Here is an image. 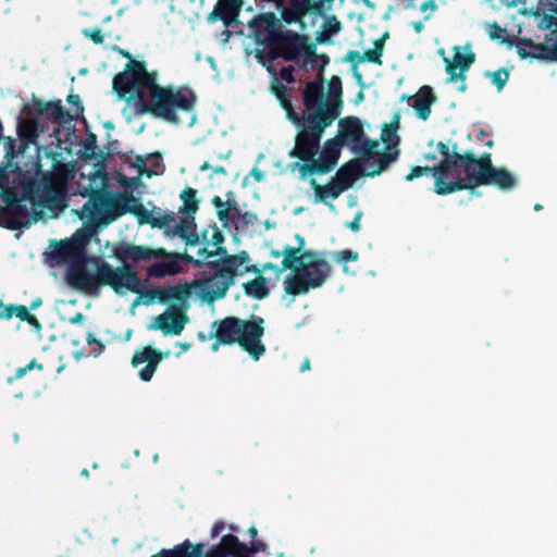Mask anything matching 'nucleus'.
Returning a JSON list of instances; mask_svg holds the SVG:
<instances>
[{"label": "nucleus", "instance_id": "dca6fc26", "mask_svg": "<svg viewBox=\"0 0 557 557\" xmlns=\"http://www.w3.org/2000/svg\"><path fill=\"white\" fill-rule=\"evenodd\" d=\"M476 162L482 165V171L475 173V176H483L482 181H480V185L491 184L503 189H508L515 186L516 177L504 169L493 168L490 156L483 157L476 160Z\"/></svg>", "mask_w": 557, "mask_h": 557}, {"label": "nucleus", "instance_id": "de8ad7c7", "mask_svg": "<svg viewBox=\"0 0 557 557\" xmlns=\"http://www.w3.org/2000/svg\"><path fill=\"white\" fill-rule=\"evenodd\" d=\"M26 371H27L26 367L25 368H20L17 370L16 376L17 377H22L26 373Z\"/></svg>", "mask_w": 557, "mask_h": 557}, {"label": "nucleus", "instance_id": "20e7f679", "mask_svg": "<svg viewBox=\"0 0 557 557\" xmlns=\"http://www.w3.org/2000/svg\"><path fill=\"white\" fill-rule=\"evenodd\" d=\"M251 269L247 252L225 256L220 260H209L202 276L190 285L171 286L159 292L162 301L170 299H183L194 293L205 301H213L222 298L228 287L238 276H243Z\"/></svg>", "mask_w": 557, "mask_h": 557}, {"label": "nucleus", "instance_id": "49530a36", "mask_svg": "<svg viewBox=\"0 0 557 557\" xmlns=\"http://www.w3.org/2000/svg\"><path fill=\"white\" fill-rule=\"evenodd\" d=\"M21 208H22V205H21V203H16V205H12V206L10 207V210H11L12 212H17Z\"/></svg>", "mask_w": 557, "mask_h": 557}, {"label": "nucleus", "instance_id": "4c0bfd02", "mask_svg": "<svg viewBox=\"0 0 557 557\" xmlns=\"http://www.w3.org/2000/svg\"><path fill=\"white\" fill-rule=\"evenodd\" d=\"M207 170H213L214 173L216 174H225L226 171L223 166L221 165H216V164H212L211 162L209 161H206L203 162L201 165H200V171H207Z\"/></svg>", "mask_w": 557, "mask_h": 557}, {"label": "nucleus", "instance_id": "69168bd1", "mask_svg": "<svg viewBox=\"0 0 557 557\" xmlns=\"http://www.w3.org/2000/svg\"><path fill=\"white\" fill-rule=\"evenodd\" d=\"M227 157H228V152H227V153H225V154H221V156H220V159H226Z\"/></svg>", "mask_w": 557, "mask_h": 557}, {"label": "nucleus", "instance_id": "13d9d810", "mask_svg": "<svg viewBox=\"0 0 557 557\" xmlns=\"http://www.w3.org/2000/svg\"><path fill=\"white\" fill-rule=\"evenodd\" d=\"M87 342H88L89 344H92V343H96V339H95V338H92V336H91V335H89V336H88Z\"/></svg>", "mask_w": 557, "mask_h": 557}, {"label": "nucleus", "instance_id": "f03ea898", "mask_svg": "<svg viewBox=\"0 0 557 557\" xmlns=\"http://www.w3.org/2000/svg\"><path fill=\"white\" fill-rule=\"evenodd\" d=\"M342 84L338 77H333L324 92L319 84L309 83L305 89V111L302 113V131L296 137L294 150L290 152L304 161L297 163L301 178L314 173H327L337 164L342 140L329 139L320 148V137L338 114L341 104Z\"/></svg>", "mask_w": 557, "mask_h": 557}, {"label": "nucleus", "instance_id": "774afa93", "mask_svg": "<svg viewBox=\"0 0 557 557\" xmlns=\"http://www.w3.org/2000/svg\"><path fill=\"white\" fill-rule=\"evenodd\" d=\"M421 27H422V25H421V24L416 25V29H417V30H420V29H421Z\"/></svg>", "mask_w": 557, "mask_h": 557}, {"label": "nucleus", "instance_id": "9b49d317", "mask_svg": "<svg viewBox=\"0 0 557 557\" xmlns=\"http://www.w3.org/2000/svg\"><path fill=\"white\" fill-rule=\"evenodd\" d=\"M453 55L445 57L443 49L440 50V54L443 57L445 62V71L448 75V83H459L458 90H466V73L475 61V54L472 52L470 44L463 46H455L453 48Z\"/></svg>", "mask_w": 557, "mask_h": 557}, {"label": "nucleus", "instance_id": "58836bf2", "mask_svg": "<svg viewBox=\"0 0 557 557\" xmlns=\"http://www.w3.org/2000/svg\"><path fill=\"white\" fill-rule=\"evenodd\" d=\"M437 148L443 157V160H451L453 157H449V149L446 145L438 143Z\"/></svg>", "mask_w": 557, "mask_h": 557}, {"label": "nucleus", "instance_id": "2f4dec72", "mask_svg": "<svg viewBox=\"0 0 557 557\" xmlns=\"http://www.w3.org/2000/svg\"><path fill=\"white\" fill-rule=\"evenodd\" d=\"M382 55V47L375 44L374 48L364 51L362 60L369 62H380Z\"/></svg>", "mask_w": 557, "mask_h": 557}, {"label": "nucleus", "instance_id": "6ab92c4d", "mask_svg": "<svg viewBox=\"0 0 557 557\" xmlns=\"http://www.w3.org/2000/svg\"><path fill=\"white\" fill-rule=\"evenodd\" d=\"M310 185L314 191V201L324 202L330 207L331 210L334 211L335 207L332 203H329V200H334L342 193H344L339 185L336 184L333 180L326 185H320L315 180H311Z\"/></svg>", "mask_w": 557, "mask_h": 557}, {"label": "nucleus", "instance_id": "c03bdc74", "mask_svg": "<svg viewBox=\"0 0 557 557\" xmlns=\"http://www.w3.org/2000/svg\"><path fill=\"white\" fill-rule=\"evenodd\" d=\"M177 346L181 348V352H178L177 356H180L182 352L189 350L190 348V345L187 343H177Z\"/></svg>", "mask_w": 557, "mask_h": 557}, {"label": "nucleus", "instance_id": "bf43d9fd", "mask_svg": "<svg viewBox=\"0 0 557 557\" xmlns=\"http://www.w3.org/2000/svg\"><path fill=\"white\" fill-rule=\"evenodd\" d=\"M342 264H343V269H344V271H345L346 273H349V269H348L347 264H346V263H342Z\"/></svg>", "mask_w": 557, "mask_h": 557}, {"label": "nucleus", "instance_id": "a18cd8bd", "mask_svg": "<svg viewBox=\"0 0 557 557\" xmlns=\"http://www.w3.org/2000/svg\"><path fill=\"white\" fill-rule=\"evenodd\" d=\"M310 368V362L308 359H306L302 363H301V367H300V371H306V370H309Z\"/></svg>", "mask_w": 557, "mask_h": 557}, {"label": "nucleus", "instance_id": "3c124183", "mask_svg": "<svg viewBox=\"0 0 557 557\" xmlns=\"http://www.w3.org/2000/svg\"><path fill=\"white\" fill-rule=\"evenodd\" d=\"M37 367L36 362L35 361H32L27 367L26 369L27 370H32L33 368ZM38 368H41L40 366H38Z\"/></svg>", "mask_w": 557, "mask_h": 557}, {"label": "nucleus", "instance_id": "7c9ffc66", "mask_svg": "<svg viewBox=\"0 0 557 557\" xmlns=\"http://www.w3.org/2000/svg\"><path fill=\"white\" fill-rule=\"evenodd\" d=\"M281 104L286 112L287 117L295 124L300 125V119L294 111L292 103L285 98L281 97Z\"/></svg>", "mask_w": 557, "mask_h": 557}, {"label": "nucleus", "instance_id": "c9c22d12", "mask_svg": "<svg viewBox=\"0 0 557 557\" xmlns=\"http://www.w3.org/2000/svg\"><path fill=\"white\" fill-rule=\"evenodd\" d=\"M84 35L90 38L96 44H101L103 41V36L99 28L94 29H84Z\"/></svg>", "mask_w": 557, "mask_h": 557}, {"label": "nucleus", "instance_id": "2eb2a0df", "mask_svg": "<svg viewBox=\"0 0 557 557\" xmlns=\"http://www.w3.org/2000/svg\"><path fill=\"white\" fill-rule=\"evenodd\" d=\"M264 549L261 542L251 543L250 547L240 543L234 535H224L220 544L213 546L206 557H250V554Z\"/></svg>", "mask_w": 557, "mask_h": 557}, {"label": "nucleus", "instance_id": "6e6552de", "mask_svg": "<svg viewBox=\"0 0 557 557\" xmlns=\"http://www.w3.org/2000/svg\"><path fill=\"white\" fill-rule=\"evenodd\" d=\"M262 323V319L259 322H248L230 317L220 323L215 322L213 327H215L216 338L222 344L238 342L252 358L259 359L265 351L264 346L261 344V336L263 335Z\"/></svg>", "mask_w": 557, "mask_h": 557}, {"label": "nucleus", "instance_id": "09e8293b", "mask_svg": "<svg viewBox=\"0 0 557 557\" xmlns=\"http://www.w3.org/2000/svg\"><path fill=\"white\" fill-rule=\"evenodd\" d=\"M248 533L251 537H255L257 535V529L255 527H251L249 530H248Z\"/></svg>", "mask_w": 557, "mask_h": 557}, {"label": "nucleus", "instance_id": "4d7b16f0", "mask_svg": "<svg viewBox=\"0 0 557 557\" xmlns=\"http://www.w3.org/2000/svg\"><path fill=\"white\" fill-rule=\"evenodd\" d=\"M102 348H103V347H102V345H99L98 350L95 352V356H96V357H97L98 355H100V354H101Z\"/></svg>", "mask_w": 557, "mask_h": 557}, {"label": "nucleus", "instance_id": "f8f14e48", "mask_svg": "<svg viewBox=\"0 0 557 557\" xmlns=\"http://www.w3.org/2000/svg\"><path fill=\"white\" fill-rule=\"evenodd\" d=\"M96 242L100 245L99 252L103 257H114L123 263L127 261H141L147 259L159 258L164 255L163 249L153 250L143 246H135L127 243H122L116 246H112L109 242L101 245V240L98 238Z\"/></svg>", "mask_w": 557, "mask_h": 557}, {"label": "nucleus", "instance_id": "4be33fe9", "mask_svg": "<svg viewBox=\"0 0 557 557\" xmlns=\"http://www.w3.org/2000/svg\"><path fill=\"white\" fill-rule=\"evenodd\" d=\"M202 545H191L185 542L182 545L175 546L172 550H163L161 554L153 555L152 557H202Z\"/></svg>", "mask_w": 557, "mask_h": 557}, {"label": "nucleus", "instance_id": "c756f323", "mask_svg": "<svg viewBox=\"0 0 557 557\" xmlns=\"http://www.w3.org/2000/svg\"><path fill=\"white\" fill-rule=\"evenodd\" d=\"M214 205L216 207V212L220 221H222L223 224L226 226L228 220L231 219V209L225 207L224 203L219 198L214 199Z\"/></svg>", "mask_w": 557, "mask_h": 557}, {"label": "nucleus", "instance_id": "f3484780", "mask_svg": "<svg viewBox=\"0 0 557 557\" xmlns=\"http://www.w3.org/2000/svg\"><path fill=\"white\" fill-rule=\"evenodd\" d=\"M181 221L174 214H165L160 216L157 224L160 227H170L174 230V234L186 239L187 243L194 244L197 242L196 225L194 222V213H182Z\"/></svg>", "mask_w": 557, "mask_h": 557}, {"label": "nucleus", "instance_id": "864d4df0", "mask_svg": "<svg viewBox=\"0 0 557 557\" xmlns=\"http://www.w3.org/2000/svg\"><path fill=\"white\" fill-rule=\"evenodd\" d=\"M181 258L187 260V261H194V258L188 256V255H185V256H182Z\"/></svg>", "mask_w": 557, "mask_h": 557}, {"label": "nucleus", "instance_id": "b1692460", "mask_svg": "<svg viewBox=\"0 0 557 557\" xmlns=\"http://www.w3.org/2000/svg\"><path fill=\"white\" fill-rule=\"evenodd\" d=\"M357 177L358 172L355 166L344 165L337 171L333 181L339 185L343 191H345L355 183Z\"/></svg>", "mask_w": 557, "mask_h": 557}, {"label": "nucleus", "instance_id": "f257e3e1", "mask_svg": "<svg viewBox=\"0 0 557 557\" xmlns=\"http://www.w3.org/2000/svg\"><path fill=\"white\" fill-rule=\"evenodd\" d=\"M140 209L137 199L112 193L99 194L84 205L82 228L57 244L50 252L55 264H69L66 281L70 286L87 294H97L102 285L110 286L119 295L141 293V282L129 265L113 268L101 257L85 256L86 246L99 227L126 212L138 213Z\"/></svg>", "mask_w": 557, "mask_h": 557}, {"label": "nucleus", "instance_id": "8fccbe9b", "mask_svg": "<svg viewBox=\"0 0 557 557\" xmlns=\"http://www.w3.org/2000/svg\"><path fill=\"white\" fill-rule=\"evenodd\" d=\"M136 181H137V178H132L131 183L124 182L123 185L126 186V187H132L135 184Z\"/></svg>", "mask_w": 557, "mask_h": 557}, {"label": "nucleus", "instance_id": "bb28decb", "mask_svg": "<svg viewBox=\"0 0 557 557\" xmlns=\"http://www.w3.org/2000/svg\"><path fill=\"white\" fill-rule=\"evenodd\" d=\"M0 146L3 147L4 159L7 160L8 165H10L17 156L15 152V140L0 134Z\"/></svg>", "mask_w": 557, "mask_h": 557}, {"label": "nucleus", "instance_id": "412c9836", "mask_svg": "<svg viewBox=\"0 0 557 557\" xmlns=\"http://www.w3.org/2000/svg\"><path fill=\"white\" fill-rule=\"evenodd\" d=\"M182 271L178 257H166L160 262L150 267L149 273L152 276L162 277L165 275H173Z\"/></svg>", "mask_w": 557, "mask_h": 557}, {"label": "nucleus", "instance_id": "4468645a", "mask_svg": "<svg viewBox=\"0 0 557 557\" xmlns=\"http://www.w3.org/2000/svg\"><path fill=\"white\" fill-rule=\"evenodd\" d=\"M188 322V317L178 308H168L163 313L151 319L147 329L160 331L163 335H180Z\"/></svg>", "mask_w": 557, "mask_h": 557}, {"label": "nucleus", "instance_id": "0e129e2a", "mask_svg": "<svg viewBox=\"0 0 557 557\" xmlns=\"http://www.w3.org/2000/svg\"><path fill=\"white\" fill-rule=\"evenodd\" d=\"M297 239L299 240L300 246H304V239L297 236Z\"/></svg>", "mask_w": 557, "mask_h": 557}, {"label": "nucleus", "instance_id": "e2e57ef3", "mask_svg": "<svg viewBox=\"0 0 557 557\" xmlns=\"http://www.w3.org/2000/svg\"><path fill=\"white\" fill-rule=\"evenodd\" d=\"M39 305H40V300L35 301V302L33 304L32 308H36V307H37V306H39Z\"/></svg>", "mask_w": 557, "mask_h": 557}, {"label": "nucleus", "instance_id": "79ce46f5", "mask_svg": "<svg viewBox=\"0 0 557 557\" xmlns=\"http://www.w3.org/2000/svg\"><path fill=\"white\" fill-rule=\"evenodd\" d=\"M360 216H361V214L358 213L356 215L355 220L348 224V227L351 228L355 232L359 231V228H360V224H359Z\"/></svg>", "mask_w": 557, "mask_h": 557}, {"label": "nucleus", "instance_id": "c85d7f7f", "mask_svg": "<svg viewBox=\"0 0 557 557\" xmlns=\"http://www.w3.org/2000/svg\"><path fill=\"white\" fill-rule=\"evenodd\" d=\"M333 260L338 263H347L348 261H357L358 252L352 250H342L334 253Z\"/></svg>", "mask_w": 557, "mask_h": 557}, {"label": "nucleus", "instance_id": "a19ab883", "mask_svg": "<svg viewBox=\"0 0 557 557\" xmlns=\"http://www.w3.org/2000/svg\"><path fill=\"white\" fill-rule=\"evenodd\" d=\"M292 67H284L282 71H281V77L284 79V81H287V82H290L293 79L292 77Z\"/></svg>", "mask_w": 557, "mask_h": 557}, {"label": "nucleus", "instance_id": "37998d69", "mask_svg": "<svg viewBox=\"0 0 557 557\" xmlns=\"http://www.w3.org/2000/svg\"><path fill=\"white\" fill-rule=\"evenodd\" d=\"M223 528H224L223 523H215L212 529V536L219 535L221 533V531L223 530Z\"/></svg>", "mask_w": 557, "mask_h": 557}, {"label": "nucleus", "instance_id": "423d86ee", "mask_svg": "<svg viewBox=\"0 0 557 557\" xmlns=\"http://www.w3.org/2000/svg\"><path fill=\"white\" fill-rule=\"evenodd\" d=\"M256 30L260 39L274 44L285 60L295 61L305 67L314 65V46L309 44L306 36L285 29L274 13L260 15L256 20Z\"/></svg>", "mask_w": 557, "mask_h": 557}, {"label": "nucleus", "instance_id": "a878e982", "mask_svg": "<svg viewBox=\"0 0 557 557\" xmlns=\"http://www.w3.org/2000/svg\"><path fill=\"white\" fill-rule=\"evenodd\" d=\"M13 314L23 321L29 322L36 329H39V323H38L37 319L29 313V311L26 307H24V306L12 307L9 309V312L4 317L9 318V317H12Z\"/></svg>", "mask_w": 557, "mask_h": 557}, {"label": "nucleus", "instance_id": "cd10ccee", "mask_svg": "<svg viewBox=\"0 0 557 557\" xmlns=\"http://www.w3.org/2000/svg\"><path fill=\"white\" fill-rule=\"evenodd\" d=\"M487 76L491 78V82L497 87V89L502 90L508 81L509 74L506 70H498L496 72L488 73Z\"/></svg>", "mask_w": 557, "mask_h": 557}, {"label": "nucleus", "instance_id": "a211bd4d", "mask_svg": "<svg viewBox=\"0 0 557 557\" xmlns=\"http://www.w3.org/2000/svg\"><path fill=\"white\" fill-rule=\"evenodd\" d=\"M169 356L170 351L162 354L148 346L134 354L132 363L136 368L147 363L146 367L139 371V376L143 381H150L160 361Z\"/></svg>", "mask_w": 557, "mask_h": 557}, {"label": "nucleus", "instance_id": "5fc2aeb1", "mask_svg": "<svg viewBox=\"0 0 557 557\" xmlns=\"http://www.w3.org/2000/svg\"><path fill=\"white\" fill-rule=\"evenodd\" d=\"M35 206H36V201H35V200H32V201H30V207H32V211H33L34 213H36Z\"/></svg>", "mask_w": 557, "mask_h": 557}, {"label": "nucleus", "instance_id": "393cba45", "mask_svg": "<svg viewBox=\"0 0 557 557\" xmlns=\"http://www.w3.org/2000/svg\"><path fill=\"white\" fill-rule=\"evenodd\" d=\"M181 199L183 207L180 213H195L198 210V201L196 199V190L193 188H186L181 193Z\"/></svg>", "mask_w": 557, "mask_h": 557}, {"label": "nucleus", "instance_id": "603ef678", "mask_svg": "<svg viewBox=\"0 0 557 557\" xmlns=\"http://www.w3.org/2000/svg\"><path fill=\"white\" fill-rule=\"evenodd\" d=\"M221 343H222V342H220V341L218 339V342H215V343L212 345V350H213V351H216V350L219 349V345H220Z\"/></svg>", "mask_w": 557, "mask_h": 557}, {"label": "nucleus", "instance_id": "052dcab7", "mask_svg": "<svg viewBox=\"0 0 557 557\" xmlns=\"http://www.w3.org/2000/svg\"><path fill=\"white\" fill-rule=\"evenodd\" d=\"M132 336V330H128L127 333H126V339H129Z\"/></svg>", "mask_w": 557, "mask_h": 557}, {"label": "nucleus", "instance_id": "9d476101", "mask_svg": "<svg viewBox=\"0 0 557 557\" xmlns=\"http://www.w3.org/2000/svg\"><path fill=\"white\" fill-rule=\"evenodd\" d=\"M17 134L22 144V149L18 153L29 146H36L37 161L40 160L41 154L51 157L57 154L55 149L60 147L61 140L59 138V129L53 127L50 129L49 123L44 119H23L17 124Z\"/></svg>", "mask_w": 557, "mask_h": 557}, {"label": "nucleus", "instance_id": "680f3d73", "mask_svg": "<svg viewBox=\"0 0 557 557\" xmlns=\"http://www.w3.org/2000/svg\"><path fill=\"white\" fill-rule=\"evenodd\" d=\"M77 99H78V97H77V96H72V97H70V101H72V102H75V100H77Z\"/></svg>", "mask_w": 557, "mask_h": 557}, {"label": "nucleus", "instance_id": "1a4fd4ad", "mask_svg": "<svg viewBox=\"0 0 557 557\" xmlns=\"http://www.w3.org/2000/svg\"><path fill=\"white\" fill-rule=\"evenodd\" d=\"M348 134L360 143L359 146V154L368 160L374 159L381 172L387 166L389 163L394 162L398 156V135H397V125H385L382 134V141H371V140H362L360 138V126L357 123H352L348 129Z\"/></svg>", "mask_w": 557, "mask_h": 557}, {"label": "nucleus", "instance_id": "6e6d98bb", "mask_svg": "<svg viewBox=\"0 0 557 557\" xmlns=\"http://www.w3.org/2000/svg\"><path fill=\"white\" fill-rule=\"evenodd\" d=\"M213 237H214V238H215V237H218V242H220V239H221V235H220V233H219V232H216V231H213Z\"/></svg>", "mask_w": 557, "mask_h": 557}, {"label": "nucleus", "instance_id": "473e14b6", "mask_svg": "<svg viewBox=\"0 0 557 557\" xmlns=\"http://www.w3.org/2000/svg\"><path fill=\"white\" fill-rule=\"evenodd\" d=\"M437 10L435 0H426L420 5V12L423 14L424 20H429Z\"/></svg>", "mask_w": 557, "mask_h": 557}, {"label": "nucleus", "instance_id": "ddd939ff", "mask_svg": "<svg viewBox=\"0 0 557 557\" xmlns=\"http://www.w3.org/2000/svg\"><path fill=\"white\" fill-rule=\"evenodd\" d=\"M66 175L60 168L50 174H46L38 186L36 201L48 208L58 207L66 191Z\"/></svg>", "mask_w": 557, "mask_h": 557}, {"label": "nucleus", "instance_id": "0eeeda50", "mask_svg": "<svg viewBox=\"0 0 557 557\" xmlns=\"http://www.w3.org/2000/svg\"><path fill=\"white\" fill-rule=\"evenodd\" d=\"M482 165L469 156H454L451 160H442L438 168L433 169L435 191L441 195L459 189H472L480 185L483 176H475Z\"/></svg>", "mask_w": 557, "mask_h": 557}, {"label": "nucleus", "instance_id": "ea45409f", "mask_svg": "<svg viewBox=\"0 0 557 557\" xmlns=\"http://www.w3.org/2000/svg\"><path fill=\"white\" fill-rule=\"evenodd\" d=\"M135 166L138 169V174L139 175H143L144 173H146L148 176L151 175V172L150 171H146L145 168H146V164H145V161L143 159H138Z\"/></svg>", "mask_w": 557, "mask_h": 557}, {"label": "nucleus", "instance_id": "338daca9", "mask_svg": "<svg viewBox=\"0 0 557 557\" xmlns=\"http://www.w3.org/2000/svg\"><path fill=\"white\" fill-rule=\"evenodd\" d=\"M534 209H535L536 211H539V210H541V209H542V206H541V205H536V206L534 207Z\"/></svg>", "mask_w": 557, "mask_h": 557}, {"label": "nucleus", "instance_id": "72a5a7b5", "mask_svg": "<svg viewBox=\"0 0 557 557\" xmlns=\"http://www.w3.org/2000/svg\"><path fill=\"white\" fill-rule=\"evenodd\" d=\"M323 27L326 34L335 35L341 30V23L334 16L326 17Z\"/></svg>", "mask_w": 557, "mask_h": 557}, {"label": "nucleus", "instance_id": "aec40b11", "mask_svg": "<svg viewBox=\"0 0 557 557\" xmlns=\"http://www.w3.org/2000/svg\"><path fill=\"white\" fill-rule=\"evenodd\" d=\"M435 98L432 90L429 87L421 88L412 100V108L416 111L418 117L426 120L431 112V106Z\"/></svg>", "mask_w": 557, "mask_h": 557}, {"label": "nucleus", "instance_id": "5701e85b", "mask_svg": "<svg viewBox=\"0 0 557 557\" xmlns=\"http://www.w3.org/2000/svg\"><path fill=\"white\" fill-rule=\"evenodd\" d=\"M271 282L263 276H258L255 280L244 284L247 295L261 299L269 294Z\"/></svg>", "mask_w": 557, "mask_h": 557}, {"label": "nucleus", "instance_id": "7ed1b4c3", "mask_svg": "<svg viewBox=\"0 0 557 557\" xmlns=\"http://www.w3.org/2000/svg\"><path fill=\"white\" fill-rule=\"evenodd\" d=\"M113 89L135 114L151 112L168 122L186 126L196 122L193 92L157 85L156 74L148 73L141 62L131 61L114 77Z\"/></svg>", "mask_w": 557, "mask_h": 557}, {"label": "nucleus", "instance_id": "f704fd0d", "mask_svg": "<svg viewBox=\"0 0 557 557\" xmlns=\"http://www.w3.org/2000/svg\"><path fill=\"white\" fill-rule=\"evenodd\" d=\"M221 248H215L214 250L209 251L207 248H199L197 251L198 259L195 260L196 263H199L205 260H209L218 255H220Z\"/></svg>", "mask_w": 557, "mask_h": 557}, {"label": "nucleus", "instance_id": "39448f33", "mask_svg": "<svg viewBox=\"0 0 557 557\" xmlns=\"http://www.w3.org/2000/svg\"><path fill=\"white\" fill-rule=\"evenodd\" d=\"M298 253L299 248L290 246L284 247L278 253L283 257L284 268L292 270L284 278V289L294 296L320 287L331 271L327 261L320 253L312 251L299 256Z\"/></svg>", "mask_w": 557, "mask_h": 557}, {"label": "nucleus", "instance_id": "e433bc0d", "mask_svg": "<svg viewBox=\"0 0 557 557\" xmlns=\"http://www.w3.org/2000/svg\"><path fill=\"white\" fill-rule=\"evenodd\" d=\"M429 171H433L432 169L428 168V166H416L411 170V172L406 176V180L407 181H412L419 176H421L422 174L429 172Z\"/></svg>", "mask_w": 557, "mask_h": 557}]
</instances>
